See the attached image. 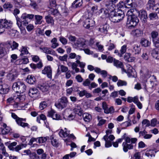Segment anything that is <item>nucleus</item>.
<instances>
[{"label":"nucleus","mask_w":159,"mask_h":159,"mask_svg":"<svg viewBox=\"0 0 159 159\" xmlns=\"http://www.w3.org/2000/svg\"><path fill=\"white\" fill-rule=\"evenodd\" d=\"M133 4L132 1L130 0H126L125 3V7L129 8L133 7Z\"/></svg>","instance_id":"nucleus-46"},{"label":"nucleus","mask_w":159,"mask_h":159,"mask_svg":"<svg viewBox=\"0 0 159 159\" xmlns=\"http://www.w3.org/2000/svg\"><path fill=\"white\" fill-rule=\"evenodd\" d=\"M138 17L135 15L130 16L127 18V24L128 27L136 26L139 22Z\"/></svg>","instance_id":"nucleus-4"},{"label":"nucleus","mask_w":159,"mask_h":159,"mask_svg":"<svg viewBox=\"0 0 159 159\" xmlns=\"http://www.w3.org/2000/svg\"><path fill=\"white\" fill-rule=\"evenodd\" d=\"M17 98V97H10L7 100V103L10 104L13 103L15 102L16 99Z\"/></svg>","instance_id":"nucleus-50"},{"label":"nucleus","mask_w":159,"mask_h":159,"mask_svg":"<svg viewBox=\"0 0 159 159\" xmlns=\"http://www.w3.org/2000/svg\"><path fill=\"white\" fill-rule=\"evenodd\" d=\"M42 73L44 74H47V77L51 79L52 77V70L51 66H45L43 70H42Z\"/></svg>","instance_id":"nucleus-13"},{"label":"nucleus","mask_w":159,"mask_h":159,"mask_svg":"<svg viewBox=\"0 0 159 159\" xmlns=\"http://www.w3.org/2000/svg\"><path fill=\"white\" fill-rule=\"evenodd\" d=\"M69 64H70L71 66V68L73 70H74L76 73H78L80 71V69L77 68V63L75 62H69L67 63V65H69Z\"/></svg>","instance_id":"nucleus-30"},{"label":"nucleus","mask_w":159,"mask_h":159,"mask_svg":"<svg viewBox=\"0 0 159 159\" xmlns=\"http://www.w3.org/2000/svg\"><path fill=\"white\" fill-rule=\"evenodd\" d=\"M138 98L137 96H135L134 97H129L127 98V101L129 103L132 102L134 103L137 101Z\"/></svg>","instance_id":"nucleus-44"},{"label":"nucleus","mask_w":159,"mask_h":159,"mask_svg":"<svg viewBox=\"0 0 159 159\" xmlns=\"http://www.w3.org/2000/svg\"><path fill=\"white\" fill-rule=\"evenodd\" d=\"M12 7V5L9 2H6L3 5V7L5 9L11 8Z\"/></svg>","instance_id":"nucleus-62"},{"label":"nucleus","mask_w":159,"mask_h":159,"mask_svg":"<svg viewBox=\"0 0 159 159\" xmlns=\"http://www.w3.org/2000/svg\"><path fill=\"white\" fill-rule=\"evenodd\" d=\"M60 69L62 72H65L67 71L68 70V67L63 65H60Z\"/></svg>","instance_id":"nucleus-57"},{"label":"nucleus","mask_w":159,"mask_h":159,"mask_svg":"<svg viewBox=\"0 0 159 159\" xmlns=\"http://www.w3.org/2000/svg\"><path fill=\"white\" fill-rule=\"evenodd\" d=\"M141 48L139 46L136 44L134 45L132 52L134 53L135 54H139Z\"/></svg>","instance_id":"nucleus-38"},{"label":"nucleus","mask_w":159,"mask_h":159,"mask_svg":"<svg viewBox=\"0 0 159 159\" xmlns=\"http://www.w3.org/2000/svg\"><path fill=\"white\" fill-rule=\"evenodd\" d=\"M107 46H108V49L109 51L115 48V45L111 42H108Z\"/></svg>","instance_id":"nucleus-56"},{"label":"nucleus","mask_w":159,"mask_h":159,"mask_svg":"<svg viewBox=\"0 0 159 159\" xmlns=\"http://www.w3.org/2000/svg\"><path fill=\"white\" fill-rule=\"evenodd\" d=\"M82 4V0H75L73 2L72 6L74 8H77L81 6Z\"/></svg>","instance_id":"nucleus-28"},{"label":"nucleus","mask_w":159,"mask_h":159,"mask_svg":"<svg viewBox=\"0 0 159 159\" xmlns=\"http://www.w3.org/2000/svg\"><path fill=\"white\" fill-rule=\"evenodd\" d=\"M70 134V131H68L66 128H64V130L61 129L59 132V135L61 137H66L68 136Z\"/></svg>","instance_id":"nucleus-21"},{"label":"nucleus","mask_w":159,"mask_h":159,"mask_svg":"<svg viewBox=\"0 0 159 159\" xmlns=\"http://www.w3.org/2000/svg\"><path fill=\"white\" fill-rule=\"evenodd\" d=\"M102 107L104 110V112L106 114L113 113L114 112V109L113 106L108 107L107 105L105 102H103L102 103Z\"/></svg>","instance_id":"nucleus-10"},{"label":"nucleus","mask_w":159,"mask_h":159,"mask_svg":"<svg viewBox=\"0 0 159 159\" xmlns=\"http://www.w3.org/2000/svg\"><path fill=\"white\" fill-rule=\"evenodd\" d=\"M158 4H155L154 0H149L146 5V7L148 10L152 9L154 10L155 8L157 6Z\"/></svg>","instance_id":"nucleus-16"},{"label":"nucleus","mask_w":159,"mask_h":159,"mask_svg":"<svg viewBox=\"0 0 159 159\" xmlns=\"http://www.w3.org/2000/svg\"><path fill=\"white\" fill-rule=\"evenodd\" d=\"M103 139L105 141V146L106 147L109 148L111 146L112 144L111 142L108 139L107 135H105L103 137Z\"/></svg>","instance_id":"nucleus-39"},{"label":"nucleus","mask_w":159,"mask_h":159,"mask_svg":"<svg viewBox=\"0 0 159 159\" xmlns=\"http://www.w3.org/2000/svg\"><path fill=\"white\" fill-rule=\"evenodd\" d=\"M114 65L117 68H120L123 71L126 72V70L123 68V65L122 62L114 59Z\"/></svg>","instance_id":"nucleus-20"},{"label":"nucleus","mask_w":159,"mask_h":159,"mask_svg":"<svg viewBox=\"0 0 159 159\" xmlns=\"http://www.w3.org/2000/svg\"><path fill=\"white\" fill-rule=\"evenodd\" d=\"M29 159H40V158L35 153H33L30 156Z\"/></svg>","instance_id":"nucleus-60"},{"label":"nucleus","mask_w":159,"mask_h":159,"mask_svg":"<svg viewBox=\"0 0 159 159\" xmlns=\"http://www.w3.org/2000/svg\"><path fill=\"white\" fill-rule=\"evenodd\" d=\"M83 25L85 28L89 29L94 25V22L92 20L87 18L84 22Z\"/></svg>","instance_id":"nucleus-15"},{"label":"nucleus","mask_w":159,"mask_h":159,"mask_svg":"<svg viewBox=\"0 0 159 159\" xmlns=\"http://www.w3.org/2000/svg\"><path fill=\"white\" fill-rule=\"evenodd\" d=\"M74 112L78 115L81 116L83 113V111L81 107L79 106H77L74 110Z\"/></svg>","instance_id":"nucleus-33"},{"label":"nucleus","mask_w":159,"mask_h":159,"mask_svg":"<svg viewBox=\"0 0 159 159\" xmlns=\"http://www.w3.org/2000/svg\"><path fill=\"white\" fill-rule=\"evenodd\" d=\"M19 44L15 41H13L11 44V47L12 50L16 49L18 47Z\"/></svg>","instance_id":"nucleus-54"},{"label":"nucleus","mask_w":159,"mask_h":159,"mask_svg":"<svg viewBox=\"0 0 159 159\" xmlns=\"http://www.w3.org/2000/svg\"><path fill=\"white\" fill-rule=\"evenodd\" d=\"M149 53L147 51H144L143 52L141 57L143 60H148L149 58Z\"/></svg>","instance_id":"nucleus-45"},{"label":"nucleus","mask_w":159,"mask_h":159,"mask_svg":"<svg viewBox=\"0 0 159 159\" xmlns=\"http://www.w3.org/2000/svg\"><path fill=\"white\" fill-rule=\"evenodd\" d=\"M39 93V92L36 88H32L29 90V94L32 98H35L37 97Z\"/></svg>","instance_id":"nucleus-18"},{"label":"nucleus","mask_w":159,"mask_h":159,"mask_svg":"<svg viewBox=\"0 0 159 159\" xmlns=\"http://www.w3.org/2000/svg\"><path fill=\"white\" fill-rule=\"evenodd\" d=\"M47 102L45 101L42 102L39 104V108L41 110H42L47 107Z\"/></svg>","instance_id":"nucleus-51"},{"label":"nucleus","mask_w":159,"mask_h":159,"mask_svg":"<svg viewBox=\"0 0 159 159\" xmlns=\"http://www.w3.org/2000/svg\"><path fill=\"white\" fill-rule=\"evenodd\" d=\"M158 35V33L156 31H153L151 32V35L152 40L154 39H157L156 38Z\"/></svg>","instance_id":"nucleus-61"},{"label":"nucleus","mask_w":159,"mask_h":159,"mask_svg":"<svg viewBox=\"0 0 159 159\" xmlns=\"http://www.w3.org/2000/svg\"><path fill=\"white\" fill-rule=\"evenodd\" d=\"M87 42L84 39H79L75 43L73 47L77 49L82 50V48H85L86 47V44Z\"/></svg>","instance_id":"nucleus-5"},{"label":"nucleus","mask_w":159,"mask_h":159,"mask_svg":"<svg viewBox=\"0 0 159 159\" xmlns=\"http://www.w3.org/2000/svg\"><path fill=\"white\" fill-rule=\"evenodd\" d=\"M83 117L84 120L86 122H89L91 119V116L88 113H84L83 114Z\"/></svg>","instance_id":"nucleus-36"},{"label":"nucleus","mask_w":159,"mask_h":159,"mask_svg":"<svg viewBox=\"0 0 159 159\" xmlns=\"http://www.w3.org/2000/svg\"><path fill=\"white\" fill-rule=\"evenodd\" d=\"M155 152L153 150H149L147 151L145 155L148 157H152L155 156Z\"/></svg>","instance_id":"nucleus-43"},{"label":"nucleus","mask_w":159,"mask_h":159,"mask_svg":"<svg viewBox=\"0 0 159 159\" xmlns=\"http://www.w3.org/2000/svg\"><path fill=\"white\" fill-rule=\"evenodd\" d=\"M29 48L26 46H22L19 51L21 52L20 55H26L29 53Z\"/></svg>","instance_id":"nucleus-27"},{"label":"nucleus","mask_w":159,"mask_h":159,"mask_svg":"<svg viewBox=\"0 0 159 159\" xmlns=\"http://www.w3.org/2000/svg\"><path fill=\"white\" fill-rule=\"evenodd\" d=\"M64 118L66 120H71L75 117V115L72 113L69 109H66L63 113Z\"/></svg>","instance_id":"nucleus-9"},{"label":"nucleus","mask_w":159,"mask_h":159,"mask_svg":"<svg viewBox=\"0 0 159 159\" xmlns=\"http://www.w3.org/2000/svg\"><path fill=\"white\" fill-rule=\"evenodd\" d=\"M106 8L105 10L104 9L103 15L106 17L108 16H109V14L110 13V11L109 9L107 8L106 6Z\"/></svg>","instance_id":"nucleus-52"},{"label":"nucleus","mask_w":159,"mask_h":159,"mask_svg":"<svg viewBox=\"0 0 159 159\" xmlns=\"http://www.w3.org/2000/svg\"><path fill=\"white\" fill-rule=\"evenodd\" d=\"M25 100L24 96H18L17 97L15 102L13 104V107L15 108L20 109L21 107V103Z\"/></svg>","instance_id":"nucleus-8"},{"label":"nucleus","mask_w":159,"mask_h":159,"mask_svg":"<svg viewBox=\"0 0 159 159\" xmlns=\"http://www.w3.org/2000/svg\"><path fill=\"white\" fill-rule=\"evenodd\" d=\"M17 74L14 70H12L8 74L7 77L11 80L14 79L15 77L17 76Z\"/></svg>","instance_id":"nucleus-26"},{"label":"nucleus","mask_w":159,"mask_h":159,"mask_svg":"<svg viewBox=\"0 0 159 159\" xmlns=\"http://www.w3.org/2000/svg\"><path fill=\"white\" fill-rule=\"evenodd\" d=\"M12 89L16 92L23 93L26 90V86L23 83L18 81L13 84Z\"/></svg>","instance_id":"nucleus-3"},{"label":"nucleus","mask_w":159,"mask_h":159,"mask_svg":"<svg viewBox=\"0 0 159 159\" xmlns=\"http://www.w3.org/2000/svg\"><path fill=\"white\" fill-rule=\"evenodd\" d=\"M127 49V46L124 45L122 46L120 50V53H118V56L120 57L122 56L126 52Z\"/></svg>","instance_id":"nucleus-40"},{"label":"nucleus","mask_w":159,"mask_h":159,"mask_svg":"<svg viewBox=\"0 0 159 159\" xmlns=\"http://www.w3.org/2000/svg\"><path fill=\"white\" fill-rule=\"evenodd\" d=\"M137 139L136 138H130L126 137L125 139V142L122 143L123 150L124 152H127L128 149H132L133 148V144L136 143Z\"/></svg>","instance_id":"nucleus-2"},{"label":"nucleus","mask_w":159,"mask_h":159,"mask_svg":"<svg viewBox=\"0 0 159 159\" xmlns=\"http://www.w3.org/2000/svg\"><path fill=\"white\" fill-rule=\"evenodd\" d=\"M10 57L11 58V63H13L15 62V61L17 58L18 57L17 55L13 54Z\"/></svg>","instance_id":"nucleus-64"},{"label":"nucleus","mask_w":159,"mask_h":159,"mask_svg":"<svg viewBox=\"0 0 159 159\" xmlns=\"http://www.w3.org/2000/svg\"><path fill=\"white\" fill-rule=\"evenodd\" d=\"M153 45L155 47L159 48V39H154L152 40Z\"/></svg>","instance_id":"nucleus-63"},{"label":"nucleus","mask_w":159,"mask_h":159,"mask_svg":"<svg viewBox=\"0 0 159 159\" xmlns=\"http://www.w3.org/2000/svg\"><path fill=\"white\" fill-rule=\"evenodd\" d=\"M51 143L52 145L53 146L57 147L58 144V143L57 139L52 138L51 139Z\"/></svg>","instance_id":"nucleus-58"},{"label":"nucleus","mask_w":159,"mask_h":159,"mask_svg":"<svg viewBox=\"0 0 159 159\" xmlns=\"http://www.w3.org/2000/svg\"><path fill=\"white\" fill-rule=\"evenodd\" d=\"M38 87L43 92H47L49 88V87L48 84H45L39 86Z\"/></svg>","instance_id":"nucleus-34"},{"label":"nucleus","mask_w":159,"mask_h":159,"mask_svg":"<svg viewBox=\"0 0 159 159\" xmlns=\"http://www.w3.org/2000/svg\"><path fill=\"white\" fill-rule=\"evenodd\" d=\"M43 16L39 15H35L34 16L35 22L34 24L36 25L41 24L43 22L42 20Z\"/></svg>","instance_id":"nucleus-24"},{"label":"nucleus","mask_w":159,"mask_h":159,"mask_svg":"<svg viewBox=\"0 0 159 159\" xmlns=\"http://www.w3.org/2000/svg\"><path fill=\"white\" fill-rule=\"evenodd\" d=\"M106 7L110 10V13L109 14V19L113 22H118L122 20L125 16L124 12L121 10H118L116 12L114 11L113 5H109L107 4Z\"/></svg>","instance_id":"nucleus-1"},{"label":"nucleus","mask_w":159,"mask_h":159,"mask_svg":"<svg viewBox=\"0 0 159 159\" xmlns=\"http://www.w3.org/2000/svg\"><path fill=\"white\" fill-rule=\"evenodd\" d=\"M57 39L56 38H53L51 40V43H52L51 47L53 48H55L58 46V44L57 43Z\"/></svg>","instance_id":"nucleus-47"},{"label":"nucleus","mask_w":159,"mask_h":159,"mask_svg":"<svg viewBox=\"0 0 159 159\" xmlns=\"http://www.w3.org/2000/svg\"><path fill=\"white\" fill-rule=\"evenodd\" d=\"M9 90L8 87L5 85H0V93L5 94L7 93Z\"/></svg>","instance_id":"nucleus-22"},{"label":"nucleus","mask_w":159,"mask_h":159,"mask_svg":"<svg viewBox=\"0 0 159 159\" xmlns=\"http://www.w3.org/2000/svg\"><path fill=\"white\" fill-rule=\"evenodd\" d=\"M26 145L23 144L16 146L15 148H14L13 150H14L15 151L18 152L22 148L25 147Z\"/></svg>","instance_id":"nucleus-48"},{"label":"nucleus","mask_w":159,"mask_h":159,"mask_svg":"<svg viewBox=\"0 0 159 159\" xmlns=\"http://www.w3.org/2000/svg\"><path fill=\"white\" fill-rule=\"evenodd\" d=\"M36 80L34 77L32 75H29L27 77L26 81L29 84H33L35 81Z\"/></svg>","instance_id":"nucleus-29"},{"label":"nucleus","mask_w":159,"mask_h":159,"mask_svg":"<svg viewBox=\"0 0 159 159\" xmlns=\"http://www.w3.org/2000/svg\"><path fill=\"white\" fill-rule=\"evenodd\" d=\"M152 55L153 57L156 59H159V50L154 49L152 52Z\"/></svg>","instance_id":"nucleus-37"},{"label":"nucleus","mask_w":159,"mask_h":159,"mask_svg":"<svg viewBox=\"0 0 159 159\" xmlns=\"http://www.w3.org/2000/svg\"><path fill=\"white\" fill-rule=\"evenodd\" d=\"M131 34L134 37H138L143 35V32L142 30L137 29L133 30L131 32Z\"/></svg>","instance_id":"nucleus-19"},{"label":"nucleus","mask_w":159,"mask_h":159,"mask_svg":"<svg viewBox=\"0 0 159 159\" xmlns=\"http://www.w3.org/2000/svg\"><path fill=\"white\" fill-rule=\"evenodd\" d=\"M127 72L126 71L125 72L127 73L128 76L129 77L136 78L137 76L136 73L132 67L130 65H127Z\"/></svg>","instance_id":"nucleus-11"},{"label":"nucleus","mask_w":159,"mask_h":159,"mask_svg":"<svg viewBox=\"0 0 159 159\" xmlns=\"http://www.w3.org/2000/svg\"><path fill=\"white\" fill-rule=\"evenodd\" d=\"M21 19L22 24L23 25L26 26L29 24L27 19L26 18V16H25L23 14L21 17Z\"/></svg>","instance_id":"nucleus-41"},{"label":"nucleus","mask_w":159,"mask_h":159,"mask_svg":"<svg viewBox=\"0 0 159 159\" xmlns=\"http://www.w3.org/2000/svg\"><path fill=\"white\" fill-rule=\"evenodd\" d=\"M46 22L48 24H51L52 25H53L54 24V20L52 17L50 15L46 16L45 17Z\"/></svg>","instance_id":"nucleus-32"},{"label":"nucleus","mask_w":159,"mask_h":159,"mask_svg":"<svg viewBox=\"0 0 159 159\" xmlns=\"http://www.w3.org/2000/svg\"><path fill=\"white\" fill-rule=\"evenodd\" d=\"M48 137H40L37 138V143H43L45 142L48 139Z\"/></svg>","instance_id":"nucleus-42"},{"label":"nucleus","mask_w":159,"mask_h":159,"mask_svg":"<svg viewBox=\"0 0 159 159\" xmlns=\"http://www.w3.org/2000/svg\"><path fill=\"white\" fill-rule=\"evenodd\" d=\"M0 24L3 28L4 32L12 27V23L10 20L6 19H2L0 20Z\"/></svg>","instance_id":"nucleus-7"},{"label":"nucleus","mask_w":159,"mask_h":159,"mask_svg":"<svg viewBox=\"0 0 159 159\" xmlns=\"http://www.w3.org/2000/svg\"><path fill=\"white\" fill-rule=\"evenodd\" d=\"M19 64H26L29 62V60L27 58H24L23 59H19Z\"/></svg>","instance_id":"nucleus-53"},{"label":"nucleus","mask_w":159,"mask_h":159,"mask_svg":"<svg viewBox=\"0 0 159 159\" xmlns=\"http://www.w3.org/2000/svg\"><path fill=\"white\" fill-rule=\"evenodd\" d=\"M5 32L11 36L14 37L16 35V30L13 29L12 27L10 29H8Z\"/></svg>","instance_id":"nucleus-35"},{"label":"nucleus","mask_w":159,"mask_h":159,"mask_svg":"<svg viewBox=\"0 0 159 159\" xmlns=\"http://www.w3.org/2000/svg\"><path fill=\"white\" fill-rule=\"evenodd\" d=\"M149 18L151 20H154L157 18V15L156 13H152L149 15Z\"/></svg>","instance_id":"nucleus-55"},{"label":"nucleus","mask_w":159,"mask_h":159,"mask_svg":"<svg viewBox=\"0 0 159 159\" xmlns=\"http://www.w3.org/2000/svg\"><path fill=\"white\" fill-rule=\"evenodd\" d=\"M124 59L128 62H132L135 60V58L134 57H131L130 53H126L124 55Z\"/></svg>","instance_id":"nucleus-23"},{"label":"nucleus","mask_w":159,"mask_h":159,"mask_svg":"<svg viewBox=\"0 0 159 159\" xmlns=\"http://www.w3.org/2000/svg\"><path fill=\"white\" fill-rule=\"evenodd\" d=\"M117 84L118 87L126 86L127 85V82L124 80H119L117 83Z\"/></svg>","instance_id":"nucleus-49"},{"label":"nucleus","mask_w":159,"mask_h":159,"mask_svg":"<svg viewBox=\"0 0 159 159\" xmlns=\"http://www.w3.org/2000/svg\"><path fill=\"white\" fill-rule=\"evenodd\" d=\"M108 26L107 25H105L101 26L98 28V31L102 34H105L107 33V31Z\"/></svg>","instance_id":"nucleus-31"},{"label":"nucleus","mask_w":159,"mask_h":159,"mask_svg":"<svg viewBox=\"0 0 159 159\" xmlns=\"http://www.w3.org/2000/svg\"><path fill=\"white\" fill-rule=\"evenodd\" d=\"M26 121L25 118H18L16 120V122L17 124L19 126L23 127L25 128L26 127H29V125L28 123H25Z\"/></svg>","instance_id":"nucleus-14"},{"label":"nucleus","mask_w":159,"mask_h":159,"mask_svg":"<svg viewBox=\"0 0 159 159\" xmlns=\"http://www.w3.org/2000/svg\"><path fill=\"white\" fill-rule=\"evenodd\" d=\"M140 43L143 46L147 47L149 46L150 45L151 43L148 40L143 38L141 39Z\"/></svg>","instance_id":"nucleus-25"},{"label":"nucleus","mask_w":159,"mask_h":159,"mask_svg":"<svg viewBox=\"0 0 159 159\" xmlns=\"http://www.w3.org/2000/svg\"><path fill=\"white\" fill-rule=\"evenodd\" d=\"M139 16L143 23L147 22L148 16L147 12L143 10L140 11L139 12Z\"/></svg>","instance_id":"nucleus-12"},{"label":"nucleus","mask_w":159,"mask_h":159,"mask_svg":"<svg viewBox=\"0 0 159 159\" xmlns=\"http://www.w3.org/2000/svg\"><path fill=\"white\" fill-rule=\"evenodd\" d=\"M40 49L42 52L45 53L46 54H49L54 55L55 54V52L50 48L46 47L43 48H40Z\"/></svg>","instance_id":"nucleus-17"},{"label":"nucleus","mask_w":159,"mask_h":159,"mask_svg":"<svg viewBox=\"0 0 159 159\" xmlns=\"http://www.w3.org/2000/svg\"><path fill=\"white\" fill-rule=\"evenodd\" d=\"M6 55L4 49L2 47H0V58L3 57Z\"/></svg>","instance_id":"nucleus-59"},{"label":"nucleus","mask_w":159,"mask_h":159,"mask_svg":"<svg viewBox=\"0 0 159 159\" xmlns=\"http://www.w3.org/2000/svg\"><path fill=\"white\" fill-rule=\"evenodd\" d=\"M68 103L67 98L65 97H63L60 99L59 102L55 104V106L58 109L62 110L66 107Z\"/></svg>","instance_id":"nucleus-6"}]
</instances>
